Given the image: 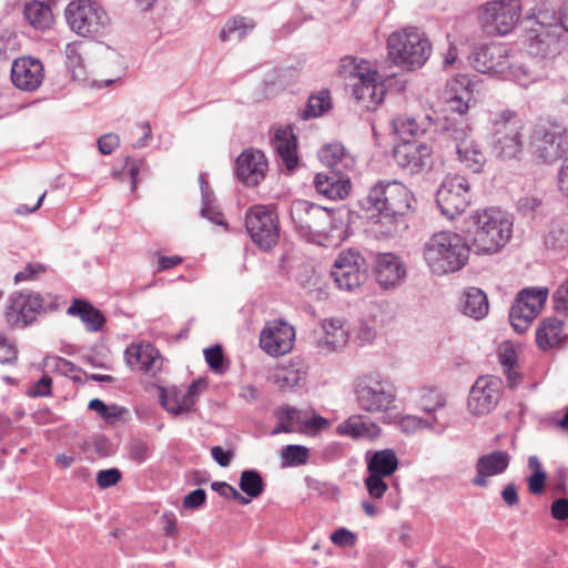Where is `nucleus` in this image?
Here are the masks:
<instances>
[{
  "mask_svg": "<svg viewBox=\"0 0 568 568\" xmlns=\"http://www.w3.org/2000/svg\"><path fill=\"white\" fill-rule=\"evenodd\" d=\"M508 61V49L500 43L483 44L471 55L473 67L481 73H505Z\"/></svg>",
  "mask_w": 568,
  "mask_h": 568,
  "instance_id": "nucleus-24",
  "label": "nucleus"
},
{
  "mask_svg": "<svg viewBox=\"0 0 568 568\" xmlns=\"http://www.w3.org/2000/svg\"><path fill=\"white\" fill-rule=\"evenodd\" d=\"M18 359V348L13 341L0 334V363L11 364Z\"/></svg>",
  "mask_w": 568,
  "mask_h": 568,
  "instance_id": "nucleus-57",
  "label": "nucleus"
},
{
  "mask_svg": "<svg viewBox=\"0 0 568 568\" xmlns=\"http://www.w3.org/2000/svg\"><path fill=\"white\" fill-rule=\"evenodd\" d=\"M548 296L546 287L523 288L516 296L510 311L509 321L515 332L525 333L541 311Z\"/></svg>",
  "mask_w": 568,
  "mask_h": 568,
  "instance_id": "nucleus-14",
  "label": "nucleus"
},
{
  "mask_svg": "<svg viewBox=\"0 0 568 568\" xmlns=\"http://www.w3.org/2000/svg\"><path fill=\"white\" fill-rule=\"evenodd\" d=\"M348 339L347 332L339 321L325 320L323 323V336L317 339V347L325 352H335L343 347Z\"/></svg>",
  "mask_w": 568,
  "mask_h": 568,
  "instance_id": "nucleus-37",
  "label": "nucleus"
},
{
  "mask_svg": "<svg viewBox=\"0 0 568 568\" xmlns=\"http://www.w3.org/2000/svg\"><path fill=\"white\" fill-rule=\"evenodd\" d=\"M129 455L135 463H144L150 456L149 445L143 440H134L129 446Z\"/></svg>",
  "mask_w": 568,
  "mask_h": 568,
  "instance_id": "nucleus-60",
  "label": "nucleus"
},
{
  "mask_svg": "<svg viewBox=\"0 0 568 568\" xmlns=\"http://www.w3.org/2000/svg\"><path fill=\"white\" fill-rule=\"evenodd\" d=\"M88 408L94 410L103 418L106 423H115L125 412L124 407L118 405L108 406L103 400L93 398L89 402Z\"/></svg>",
  "mask_w": 568,
  "mask_h": 568,
  "instance_id": "nucleus-49",
  "label": "nucleus"
},
{
  "mask_svg": "<svg viewBox=\"0 0 568 568\" xmlns=\"http://www.w3.org/2000/svg\"><path fill=\"white\" fill-rule=\"evenodd\" d=\"M283 465L296 467L308 462L310 449L303 445L291 444L282 449Z\"/></svg>",
  "mask_w": 568,
  "mask_h": 568,
  "instance_id": "nucleus-48",
  "label": "nucleus"
},
{
  "mask_svg": "<svg viewBox=\"0 0 568 568\" xmlns=\"http://www.w3.org/2000/svg\"><path fill=\"white\" fill-rule=\"evenodd\" d=\"M268 162L261 150L246 149L236 159L235 173L246 186H256L266 176Z\"/></svg>",
  "mask_w": 568,
  "mask_h": 568,
  "instance_id": "nucleus-21",
  "label": "nucleus"
},
{
  "mask_svg": "<svg viewBox=\"0 0 568 568\" xmlns=\"http://www.w3.org/2000/svg\"><path fill=\"white\" fill-rule=\"evenodd\" d=\"M161 404L165 410L178 416L180 414L189 413L192 410L195 402L190 398L186 393L184 394H166L163 390L161 395Z\"/></svg>",
  "mask_w": 568,
  "mask_h": 568,
  "instance_id": "nucleus-45",
  "label": "nucleus"
},
{
  "mask_svg": "<svg viewBox=\"0 0 568 568\" xmlns=\"http://www.w3.org/2000/svg\"><path fill=\"white\" fill-rule=\"evenodd\" d=\"M510 464V455L506 450H494L478 457L476 475L471 484L477 487H487L488 478L504 474Z\"/></svg>",
  "mask_w": 568,
  "mask_h": 568,
  "instance_id": "nucleus-26",
  "label": "nucleus"
},
{
  "mask_svg": "<svg viewBox=\"0 0 568 568\" xmlns=\"http://www.w3.org/2000/svg\"><path fill=\"white\" fill-rule=\"evenodd\" d=\"M341 73L344 77L349 75L358 81L353 84V95L357 101L365 103L366 108L371 104L377 105L384 100L385 88L381 83L376 70L355 63V58L345 57L341 61Z\"/></svg>",
  "mask_w": 568,
  "mask_h": 568,
  "instance_id": "nucleus-11",
  "label": "nucleus"
},
{
  "mask_svg": "<svg viewBox=\"0 0 568 568\" xmlns=\"http://www.w3.org/2000/svg\"><path fill=\"white\" fill-rule=\"evenodd\" d=\"M302 412L293 406L283 405L275 410V417L277 419L276 426L271 432L272 435L281 433H293L294 424L302 422Z\"/></svg>",
  "mask_w": 568,
  "mask_h": 568,
  "instance_id": "nucleus-44",
  "label": "nucleus"
},
{
  "mask_svg": "<svg viewBox=\"0 0 568 568\" xmlns=\"http://www.w3.org/2000/svg\"><path fill=\"white\" fill-rule=\"evenodd\" d=\"M474 245L481 253H495L513 234V222L499 210H484L470 216Z\"/></svg>",
  "mask_w": 568,
  "mask_h": 568,
  "instance_id": "nucleus-4",
  "label": "nucleus"
},
{
  "mask_svg": "<svg viewBox=\"0 0 568 568\" xmlns=\"http://www.w3.org/2000/svg\"><path fill=\"white\" fill-rule=\"evenodd\" d=\"M345 156V149L339 143L327 144L320 151V159L328 170L339 169Z\"/></svg>",
  "mask_w": 568,
  "mask_h": 568,
  "instance_id": "nucleus-51",
  "label": "nucleus"
},
{
  "mask_svg": "<svg viewBox=\"0 0 568 568\" xmlns=\"http://www.w3.org/2000/svg\"><path fill=\"white\" fill-rule=\"evenodd\" d=\"M562 129L558 124L538 126L531 135L532 153L544 162H552L560 156Z\"/></svg>",
  "mask_w": 568,
  "mask_h": 568,
  "instance_id": "nucleus-23",
  "label": "nucleus"
},
{
  "mask_svg": "<svg viewBox=\"0 0 568 568\" xmlns=\"http://www.w3.org/2000/svg\"><path fill=\"white\" fill-rule=\"evenodd\" d=\"M493 149L501 160L520 159L524 150L523 121L511 110H503L491 119Z\"/></svg>",
  "mask_w": 568,
  "mask_h": 568,
  "instance_id": "nucleus-7",
  "label": "nucleus"
},
{
  "mask_svg": "<svg viewBox=\"0 0 568 568\" xmlns=\"http://www.w3.org/2000/svg\"><path fill=\"white\" fill-rule=\"evenodd\" d=\"M254 28L255 22L253 20H247L244 17L235 16L225 22L224 27L220 31L219 38L222 42H226L231 39H237L241 41Z\"/></svg>",
  "mask_w": 568,
  "mask_h": 568,
  "instance_id": "nucleus-42",
  "label": "nucleus"
},
{
  "mask_svg": "<svg viewBox=\"0 0 568 568\" xmlns=\"http://www.w3.org/2000/svg\"><path fill=\"white\" fill-rule=\"evenodd\" d=\"M290 216L295 232L306 241L315 242L331 230L334 211L306 200H294Z\"/></svg>",
  "mask_w": 568,
  "mask_h": 568,
  "instance_id": "nucleus-8",
  "label": "nucleus"
},
{
  "mask_svg": "<svg viewBox=\"0 0 568 568\" xmlns=\"http://www.w3.org/2000/svg\"><path fill=\"white\" fill-rule=\"evenodd\" d=\"M459 162L474 173L481 171L486 158L479 144L471 138L456 151Z\"/></svg>",
  "mask_w": 568,
  "mask_h": 568,
  "instance_id": "nucleus-40",
  "label": "nucleus"
},
{
  "mask_svg": "<svg viewBox=\"0 0 568 568\" xmlns=\"http://www.w3.org/2000/svg\"><path fill=\"white\" fill-rule=\"evenodd\" d=\"M24 19L38 30H45L53 23L51 7L38 0L29 1L23 7Z\"/></svg>",
  "mask_w": 568,
  "mask_h": 568,
  "instance_id": "nucleus-39",
  "label": "nucleus"
},
{
  "mask_svg": "<svg viewBox=\"0 0 568 568\" xmlns=\"http://www.w3.org/2000/svg\"><path fill=\"white\" fill-rule=\"evenodd\" d=\"M331 98L327 90L320 91L308 98L306 109L303 111V119L316 118L331 109Z\"/></svg>",
  "mask_w": 568,
  "mask_h": 568,
  "instance_id": "nucleus-47",
  "label": "nucleus"
},
{
  "mask_svg": "<svg viewBox=\"0 0 568 568\" xmlns=\"http://www.w3.org/2000/svg\"><path fill=\"white\" fill-rule=\"evenodd\" d=\"M527 47L531 57L552 60L565 49L566 42L560 33V26H554L538 17L535 26L527 32Z\"/></svg>",
  "mask_w": 568,
  "mask_h": 568,
  "instance_id": "nucleus-13",
  "label": "nucleus"
},
{
  "mask_svg": "<svg viewBox=\"0 0 568 568\" xmlns=\"http://www.w3.org/2000/svg\"><path fill=\"white\" fill-rule=\"evenodd\" d=\"M423 255L432 273L443 275L457 272L466 265L469 246L462 235L442 231L425 242Z\"/></svg>",
  "mask_w": 568,
  "mask_h": 568,
  "instance_id": "nucleus-1",
  "label": "nucleus"
},
{
  "mask_svg": "<svg viewBox=\"0 0 568 568\" xmlns=\"http://www.w3.org/2000/svg\"><path fill=\"white\" fill-rule=\"evenodd\" d=\"M44 79V68L41 60L32 57H21L13 61L11 80L14 87L22 91L37 90Z\"/></svg>",
  "mask_w": 568,
  "mask_h": 568,
  "instance_id": "nucleus-22",
  "label": "nucleus"
},
{
  "mask_svg": "<svg viewBox=\"0 0 568 568\" xmlns=\"http://www.w3.org/2000/svg\"><path fill=\"white\" fill-rule=\"evenodd\" d=\"M201 215L212 223L227 229V223L224 221L223 213L215 205L214 196L210 197L207 202L202 200Z\"/></svg>",
  "mask_w": 568,
  "mask_h": 568,
  "instance_id": "nucleus-52",
  "label": "nucleus"
},
{
  "mask_svg": "<svg viewBox=\"0 0 568 568\" xmlns=\"http://www.w3.org/2000/svg\"><path fill=\"white\" fill-rule=\"evenodd\" d=\"M240 488L250 498H256L264 491V481L255 469H245L241 473Z\"/></svg>",
  "mask_w": 568,
  "mask_h": 568,
  "instance_id": "nucleus-46",
  "label": "nucleus"
},
{
  "mask_svg": "<svg viewBox=\"0 0 568 568\" xmlns=\"http://www.w3.org/2000/svg\"><path fill=\"white\" fill-rule=\"evenodd\" d=\"M366 463L368 476L364 480L365 487L372 498L379 499L388 488L385 478L398 468V457L393 449L386 448L367 453Z\"/></svg>",
  "mask_w": 568,
  "mask_h": 568,
  "instance_id": "nucleus-15",
  "label": "nucleus"
},
{
  "mask_svg": "<svg viewBox=\"0 0 568 568\" xmlns=\"http://www.w3.org/2000/svg\"><path fill=\"white\" fill-rule=\"evenodd\" d=\"M545 244L554 250L562 248L568 244V225L560 221H554L545 237Z\"/></svg>",
  "mask_w": 568,
  "mask_h": 568,
  "instance_id": "nucleus-50",
  "label": "nucleus"
},
{
  "mask_svg": "<svg viewBox=\"0 0 568 568\" xmlns=\"http://www.w3.org/2000/svg\"><path fill=\"white\" fill-rule=\"evenodd\" d=\"M504 389L500 377L488 375L476 379L468 396V408L471 414L480 416L490 413L499 403Z\"/></svg>",
  "mask_w": 568,
  "mask_h": 568,
  "instance_id": "nucleus-18",
  "label": "nucleus"
},
{
  "mask_svg": "<svg viewBox=\"0 0 568 568\" xmlns=\"http://www.w3.org/2000/svg\"><path fill=\"white\" fill-rule=\"evenodd\" d=\"M121 479V471L116 468L103 469L98 473L97 483L101 488L116 485Z\"/></svg>",
  "mask_w": 568,
  "mask_h": 568,
  "instance_id": "nucleus-61",
  "label": "nucleus"
},
{
  "mask_svg": "<svg viewBox=\"0 0 568 568\" xmlns=\"http://www.w3.org/2000/svg\"><path fill=\"white\" fill-rule=\"evenodd\" d=\"M498 358L507 378V386L510 389L517 388L521 384L523 374L516 369L518 356L515 348L510 345L505 346L499 353Z\"/></svg>",
  "mask_w": 568,
  "mask_h": 568,
  "instance_id": "nucleus-41",
  "label": "nucleus"
},
{
  "mask_svg": "<svg viewBox=\"0 0 568 568\" xmlns=\"http://www.w3.org/2000/svg\"><path fill=\"white\" fill-rule=\"evenodd\" d=\"M460 310L464 315L476 321L487 316L489 303L486 293L478 287H468L460 297Z\"/></svg>",
  "mask_w": 568,
  "mask_h": 568,
  "instance_id": "nucleus-33",
  "label": "nucleus"
},
{
  "mask_svg": "<svg viewBox=\"0 0 568 568\" xmlns=\"http://www.w3.org/2000/svg\"><path fill=\"white\" fill-rule=\"evenodd\" d=\"M449 97L447 98V110L449 115H458L459 119L467 113L469 102L473 98V90L470 89V80L467 77L455 78L447 84Z\"/></svg>",
  "mask_w": 568,
  "mask_h": 568,
  "instance_id": "nucleus-29",
  "label": "nucleus"
},
{
  "mask_svg": "<svg viewBox=\"0 0 568 568\" xmlns=\"http://www.w3.org/2000/svg\"><path fill=\"white\" fill-rule=\"evenodd\" d=\"M124 356L131 368H136L152 376L161 369L163 364L160 352L150 343L128 346Z\"/></svg>",
  "mask_w": 568,
  "mask_h": 568,
  "instance_id": "nucleus-27",
  "label": "nucleus"
},
{
  "mask_svg": "<svg viewBox=\"0 0 568 568\" xmlns=\"http://www.w3.org/2000/svg\"><path fill=\"white\" fill-rule=\"evenodd\" d=\"M295 331L283 320L267 322L260 334V346L270 356L287 354L294 346Z\"/></svg>",
  "mask_w": 568,
  "mask_h": 568,
  "instance_id": "nucleus-20",
  "label": "nucleus"
},
{
  "mask_svg": "<svg viewBox=\"0 0 568 568\" xmlns=\"http://www.w3.org/2000/svg\"><path fill=\"white\" fill-rule=\"evenodd\" d=\"M538 62L529 60L524 63L509 62L507 65L508 74L514 78L520 85L528 84L540 80L544 74L537 71Z\"/></svg>",
  "mask_w": 568,
  "mask_h": 568,
  "instance_id": "nucleus-43",
  "label": "nucleus"
},
{
  "mask_svg": "<svg viewBox=\"0 0 568 568\" xmlns=\"http://www.w3.org/2000/svg\"><path fill=\"white\" fill-rule=\"evenodd\" d=\"M118 145H119V136L116 134L108 133V134L101 135L98 139L99 151L104 155L111 154Z\"/></svg>",
  "mask_w": 568,
  "mask_h": 568,
  "instance_id": "nucleus-64",
  "label": "nucleus"
},
{
  "mask_svg": "<svg viewBox=\"0 0 568 568\" xmlns=\"http://www.w3.org/2000/svg\"><path fill=\"white\" fill-rule=\"evenodd\" d=\"M433 125L436 126L430 114L420 116L404 115L393 121V128L404 141L407 138H415L426 133Z\"/></svg>",
  "mask_w": 568,
  "mask_h": 568,
  "instance_id": "nucleus-34",
  "label": "nucleus"
},
{
  "mask_svg": "<svg viewBox=\"0 0 568 568\" xmlns=\"http://www.w3.org/2000/svg\"><path fill=\"white\" fill-rule=\"evenodd\" d=\"M552 298L556 312L568 316V280L555 291Z\"/></svg>",
  "mask_w": 568,
  "mask_h": 568,
  "instance_id": "nucleus-58",
  "label": "nucleus"
},
{
  "mask_svg": "<svg viewBox=\"0 0 568 568\" xmlns=\"http://www.w3.org/2000/svg\"><path fill=\"white\" fill-rule=\"evenodd\" d=\"M374 274L383 290H392L405 280L406 268L398 256L393 253H381L375 258Z\"/></svg>",
  "mask_w": 568,
  "mask_h": 568,
  "instance_id": "nucleus-25",
  "label": "nucleus"
},
{
  "mask_svg": "<svg viewBox=\"0 0 568 568\" xmlns=\"http://www.w3.org/2000/svg\"><path fill=\"white\" fill-rule=\"evenodd\" d=\"M436 203L443 215L454 220L470 203V185L466 178L454 175L447 178L436 193Z\"/></svg>",
  "mask_w": 568,
  "mask_h": 568,
  "instance_id": "nucleus-17",
  "label": "nucleus"
},
{
  "mask_svg": "<svg viewBox=\"0 0 568 568\" xmlns=\"http://www.w3.org/2000/svg\"><path fill=\"white\" fill-rule=\"evenodd\" d=\"M274 148L282 163L288 171L297 168V139L291 126L280 128L275 132Z\"/></svg>",
  "mask_w": 568,
  "mask_h": 568,
  "instance_id": "nucleus-30",
  "label": "nucleus"
},
{
  "mask_svg": "<svg viewBox=\"0 0 568 568\" xmlns=\"http://www.w3.org/2000/svg\"><path fill=\"white\" fill-rule=\"evenodd\" d=\"M211 488L220 496L237 500L241 505H247L250 503V498L242 496L232 485L225 481H214Z\"/></svg>",
  "mask_w": 568,
  "mask_h": 568,
  "instance_id": "nucleus-54",
  "label": "nucleus"
},
{
  "mask_svg": "<svg viewBox=\"0 0 568 568\" xmlns=\"http://www.w3.org/2000/svg\"><path fill=\"white\" fill-rule=\"evenodd\" d=\"M386 48L389 63L407 71L422 68L433 51L426 34L416 27L392 32L387 38Z\"/></svg>",
  "mask_w": 568,
  "mask_h": 568,
  "instance_id": "nucleus-2",
  "label": "nucleus"
},
{
  "mask_svg": "<svg viewBox=\"0 0 568 568\" xmlns=\"http://www.w3.org/2000/svg\"><path fill=\"white\" fill-rule=\"evenodd\" d=\"M551 517L556 520L564 521L568 519V498L561 497L555 499L550 506Z\"/></svg>",
  "mask_w": 568,
  "mask_h": 568,
  "instance_id": "nucleus-63",
  "label": "nucleus"
},
{
  "mask_svg": "<svg viewBox=\"0 0 568 568\" xmlns=\"http://www.w3.org/2000/svg\"><path fill=\"white\" fill-rule=\"evenodd\" d=\"M396 164L409 174H419L433 166V148L427 143L404 141L394 149Z\"/></svg>",
  "mask_w": 568,
  "mask_h": 568,
  "instance_id": "nucleus-19",
  "label": "nucleus"
},
{
  "mask_svg": "<svg viewBox=\"0 0 568 568\" xmlns=\"http://www.w3.org/2000/svg\"><path fill=\"white\" fill-rule=\"evenodd\" d=\"M314 185L317 193L329 200H344L352 189L351 179L339 169L317 173L314 178Z\"/></svg>",
  "mask_w": 568,
  "mask_h": 568,
  "instance_id": "nucleus-28",
  "label": "nucleus"
},
{
  "mask_svg": "<svg viewBox=\"0 0 568 568\" xmlns=\"http://www.w3.org/2000/svg\"><path fill=\"white\" fill-rule=\"evenodd\" d=\"M368 264L365 257L355 250L342 251L336 257L332 276L339 290L352 292L367 278Z\"/></svg>",
  "mask_w": 568,
  "mask_h": 568,
  "instance_id": "nucleus-16",
  "label": "nucleus"
},
{
  "mask_svg": "<svg viewBox=\"0 0 568 568\" xmlns=\"http://www.w3.org/2000/svg\"><path fill=\"white\" fill-rule=\"evenodd\" d=\"M564 322L557 317L544 320L536 331V343L539 348L547 351L559 345L562 341Z\"/></svg>",
  "mask_w": 568,
  "mask_h": 568,
  "instance_id": "nucleus-38",
  "label": "nucleus"
},
{
  "mask_svg": "<svg viewBox=\"0 0 568 568\" xmlns=\"http://www.w3.org/2000/svg\"><path fill=\"white\" fill-rule=\"evenodd\" d=\"M206 500V493L202 488H196L187 494L183 499V507L185 509H196L201 507Z\"/></svg>",
  "mask_w": 568,
  "mask_h": 568,
  "instance_id": "nucleus-62",
  "label": "nucleus"
},
{
  "mask_svg": "<svg viewBox=\"0 0 568 568\" xmlns=\"http://www.w3.org/2000/svg\"><path fill=\"white\" fill-rule=\"evenodd\" d=\"M336 433L341 436H347L353 439H372L379 435L381 428L375 423L364 422L361 416L354 415L338 424Z\"/></svg>",
  "mask_w": 568,
  "mask_h": 568,
  "instance_id": "nucleus-35",
  "label": "nucleus"
},
{
  "mask_svg": "<svg viewBox=\"0 0 568 568\" xmlns=\"http://www.w3.org/2000/svg\"><path fill=\"white\" fill-rule=\"evenodd\" d=\"M47 265L42 263H28L26 267L14 275V283H21L26 281H34L39 275L47 272Z\"/></svg>",
  "mask_w": 568,
  "mask_h": 568,
  "instance_id": "nucleus-55",
  "label": "nucleus"
},
{
  "mask_svg": "<svg viewBox=\"0 0 568 568\" xmlns=\"http://www.w3.org/2000/svg\"><path fill=\"white\" fill-rule=\"evenodd\" d=\"M64 16L70 29L83 38L97 40L111 29L108 12L95 1L73 0L67 6Z\"/></svg>",
  "mask_w": 568,
  "mask_h": 568,
  "instance_id": "nucleus-5",
  "label": "nucleus"
},
{
  "mask_svg": "<svg viewBox=\"0 0 568 568\" xmlns=\"http://www.w3.org/2000/svg\"><path fill=\"white\" fill-rule=\"evenodd\" d=\"M435 130L440 133L443 139L454 143L455 152L471 139L469 134L470 128L466 120L452 115H446L443 120L438 121Z\"/></svg>",
  "mask_w": 568,
  "mask_h": 568,
  "instance_id": "nucleus-32",
  "label": "nucleus"
},
{
  "mask_svg": "<svg viewBox=\"0 0 568 568\" xmlns=\"http://www.w3.org/2000/svg\"><path fill=\"white\" fill-rule=\"evenodd\" d=\"M306 369L300 359H292L287 365L276 369L274 374L275 385L283 390L298 387L306 378Z\"/></svg>",
  "mask_w": 568,
  "mask_h": 568,
  "instance_id": "nucleus-36",
  "label": "nucleus"
},
{
  "mask_svg": "<svg viewBox=\"0 0 568 568\" xmlns=\"http://www.w3.org/2000/svg\"><path fill=\"white\" fill-rule=\"evenodd\" d=\"M331 540L338 547H353L357 537L347 528H338L331 535Z\"/></svg>",
  "mask_w": 568,
  "mask_h": 568,
  "instance_id": "nucleus-59",
  "label": "nucleus"
},
{
  "mask_svg": "<svg viewBox=\"0 0 568 568\" xmlns=\"http://www.w3.org/2000/svg\"><path fill=\"white\" fill-rule=\"evenodd\" d=\"M413 201V194L403 183L381 180L359 200V205L366 212L395 221L412 210Z\"/></svg>",
  "mask_w": 568,
  "mask_h": 568,
  "instance_id": "nucleus-3",
  "label": "nucleus"
},
{
  "mask_svg": "<svg viewBox=\"0 0 568 568\" xmlns=\"http://www.w3.org/2000/svg\"><path fill=\"white\" fill-rule=\"evenodd\" d=\"M395 397L392 383L379 374L369 373L356 378L355 398L358 407L364 412H386Z\"/></svg>",
  "mask_w": 568,
  "mask_h": 568,
  "instance_id": "nucleus-9",
  "label": "nucleus"
},
{
  "mask_svg": "<svg viewBox=\"0 0 568 568\" xmlns=\"http://www.w3.org/2000/svg\"><path fill=\"white\" fill-rule=\"evenodd\" d=\"M67 314L79 317L88 332L95 333L102 331L106 322L103 313L83 298H74L67 308Z\"/></svg>",
  "mask_w": 568,
  "mask_h": 568,
  "instance_id": "nucleus-31",
  "label": "nucleus"
},
{
  "mask_svg": "<svg viewBox=\"0 0 568 568\" xmlns=\"http://www.w3.org/2000/svg\"><path fill=\"white\" fill-rule=\"evenodd\" d=\"M65 53V65L72 73V78L80 79L83 75V60L81 54L78 52L75 47L70 44L67 47Z\"/></svg>",
  "mask_w": 568,
  "mask_h": 568,
  "instance_id": "nucleus-53",
  "label": "nucleus"
},
{
  "mask_svg": "<svg viewBox=\"0 0 568 568\" xmlns=\"http://www.w3.org/2000/svg\"><path fill=\"white\" fill-rule=\"evenodd\" d=\"M245 230L252 242L263 251L274 247L280 240V221L274 207L256 204L245 214Z\"/></svg>",
  "mask_w": 568,
  "mask_h": 568,
  "instance_id": "nucleus-10",
  "label": "nucleus"
},
{
  "mask_svg": "<svg viewBox=\"0 0 568 568\" xmlns=\"http://www.w3.org/2000/svg\"><path fill=\"white\" fill-rule=\"evenodd\" d=\"M520 17L518 0H495L485 3L478 14L481 29L488 34H508Z\"/></svg>",
  "mask_w": 568,
  "mask_h": 568,
  "instance_id": "nucleus-12",
  "label": "nucleus"
},
{
  "mask_svg": "<svg viewBox=\"0 0 568 568\" xmlns=\"http://www.w3.org/2000/svg\"><path fill=\"white\" fill-rule=\"evenodd\" d=\"M209 367L214 372L223 371V349L221 345H214L203 351Z\"/></svg>",
  "mask_w": 568,
  "mask_h": 568,
  "instance_id": "nucleus-56",
  "label": "nucleus"
},
{
  "mask_svg": "<svg viewBox=\"0 0 568 568\" xmlns=\"http://www.w3.org/2000/svg\"><path fill=\"white\" fill-rule=\"evenodd\" d=\"M47 297L30 290L11 293L4 313L7 323L13 328L23 329L36 323L39 315L54 312L58 304L51 295Z\"/></svg>",
  "mask_w": 568,
  "mask_h": 568,
  "instance_id": "nucleus-6",
  "label": "nucleus"
}]
</instances>
